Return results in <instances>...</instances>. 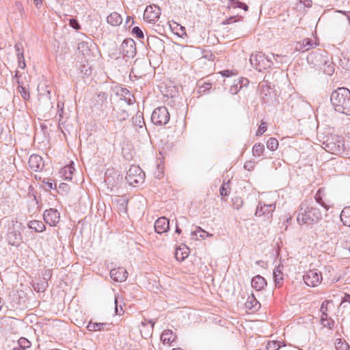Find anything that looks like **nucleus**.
<instances>
[{"label":"nucleus","mask_w":350,"mask_h":350,"mask_svg":"<svg viewBox=\"0 0 350 350\" xmlns=\"http://www.w3.org/2000/svg\"><path fill=\"white\" fill-rule=\"evenodd\" d=\"M322 218L321 211L312 201L301 202L297 221L299 225H312L318 223Z\"/></svg>","instance_id":"1"},{"label":"nucleus","mask_w":350,"mask_h":350,"mask_svg":"<svg viewBox=\"0 0 350 350\" xmlns=\"http://www.w3.org/2000/svg\"><path fill=\"white\" fill-rule=\"evenodd\" d=\"M330 102L334 110L350 116V90L347 88H338L330 95Z\"/></svg>","instance_id":"2"},{"label":"nucleus","mask_w":350,"mask_h":350,"mask_svg":"<svg viewBox=\"0 0 350 350\" xmlns=\"http://www.w3.org/2000/svg\"><path fill=\"white\" fill-rule=\"evenodd\" d=\"M251 65L257 70L262 71L274 65L271 57L266 56L262 53L252 54L250 58Z\"/></svg>","instance_id":"3"},{"label":"nucleus","mask_w":350,"mask_h":350,"mask_svg":"<svg viewBox=\"0 0 350 350\" xmlns=\"http://www.w3.org/2000/svg\"><path fill=\"white\" fill-rule=\"evenodd\" d=\"M324 149L334 154H341L345 152V142L342 137L334 135L327 138L324 142Z\"/></svg>","instance_id":"4"},{"label":"nucleus","mask_w":350,"mask_h":350,"mask_svg":"<svg viewBox=\"0 0 350 350\" xmlns=\"http://www.w3.org/2000/svg\"><path fill=\"white\" fill-rule=\"evenodd\" d=\"M144 173L141 168L138 166L133 165L127 171L126 180L129 185L136 186L144 182Z\"/></svg>","instance_id":"5"},{"label":"nucleus","mask_w":350,"mask_h":350,"mask_svg":"<svg viewBox=\"0 0 350 350\" xmlns=\"http://www.w3.org/2000/svg\"><path fill=\"white\" fill-rule=\"evenodd\" d=\"M151 120L155 125H165L170 120V113L165 107L156 108L151 116Z\"/></svg>","instance_id":"6"},{"label":"nucleus","mask_w":350,"mask_h":350,"mask_svg":"<svg viewBox=\"0 0 350 350\" xmlns=\"http://www.w3.org/2000/svg\"><path fill=\"white\" fill-rule=\"evenodd\" d=\"M120 53L127 61L133 59L136 55L135 42L132 38H126L121 44Z\"/></svg>","instance_id":"7"},{"label":"nucleus","mask_w":350,"mask_h":350,"mask_svg":"<svg viewBox=\"0 0 350 350\" xmlns=\"http://www.w3.org/2000/svg\"><path fill=\"white\" fill-rule=\"evenodd\" d=\"M304 282L309 286H317L322 280V275L321 272L317 270H309L303 276Z\"/></svg>","instance_id":"8"},{"label":"nucleus","mask_w":350,"mask_h":350,"mask_svg":"<svg viewBox=\"0 0 350 350\" xmlns=\"http://www.w3.org/2000/svg\"><path fill=\"white\" fill-rule=\"evenodd\" d=\"M161 14V10L159 6L156 5H150L146 7L144 18L149 23H154L157 21Z\"/></svg>","instance_id":"9"},{"label":"nucleus","mask_w":350,"mask_h":350,"mask_svg":"<svg viewBox=\"0 0 350 350\" xmlns=\"http://www.w3.org/2000/svg\"><path fill=\"white\" fill-rule=\"evenodd\" d=\"M38 109L43 111H48L52 109L53 105L51 101L50 91L46 90V93L38 95Z\"/></svg>","instance_id":"10"},{"label":"nucleus","mask_w":350,"mask_h":350,"mask_svg":"<svg viewBox=\"0 0 350 350\" xmlns=\"http://www.w3.org/2000/svg\"><path fill=\"white\" fill-rule=\"evenodd\" d=\"M329 57L327 52L323 51L320 53H315L314 54H310L308 57V61L311 62V63L314 66L320 68L322 66L323 64H326V61H327V58Z\"/></svg>","instance_id":"11"},{"label":"nucleus","mask_w":350,"mask_h":350,"mask_svg":"<svg viewBox=\"0 0 350 350\" xmlns=\"http://www.w3.org/2000/svg\"><path fill=\"white\" fill-rule=\"evenodd\" d=\"M275 208V204H266L262 202H259L256 208L255 215L256 216L267 215V218L272 216V213Z\"/></svg>","instance_id":"12"},{"label":"nucleus","mask_w":350,"mask_h":350,"mask_svg":"<svg viewBox=\"0 0 350 350\" xmlns=\"http://www.w3.org/2000/svg\"><path fill=\"white\" fill-rule=\"evenodd\" d=\"M43 217L46 224L55 226L59 222L60 216L56 209L50 208L44 212Z\"/></svg>","instance_id":"13"},{"label":"nucleus","mask_w":350,"mask_h":350,"mask_svg":"<svg viewBox=\"0 0 350 350\" xmlns=\"http://www.w3.org/2000/svg\"><path fill=\"white\" fill-rule=\"evenodd\" d=\"M318 45L317 41H313L310 38H304L300 42L296 43L295 51L304 53L314 48Z\"/></svg>","instance_id":"14"},{"label":"nucleus","mask_w":350,"mask_h":350,"mask_svg":"<svg viewBox=\"0 0 350 350\" xmlns=\"http://www.w3.org/2000/svg\"><path fill=\"white\" fill-rule=\"evenodd\" d=\"M116 94L120 97V104L126 103L128 105H130L135 102L134 96L126 88H120Z\"/></svg>","instance_id":"15"},{"label":"nucleus","mask_w":350,"mask_h":350,"mask_svg":"<svg viewBox=\"0 0 350 350\" xmlns=\"http://www.w3.org/2000/svg\"><path fill=\"white\" fill-rule=\"evenodd\" d=\"M29 168L34 172H39L44 167L42 158L38 154H32L29 159Z\"/></svg>","instance_id":"16"},{"label":"nucleus","mask_w":350,"mask_h":350,"mask_svg":"<svg viewBox=\"0 0 350 350\" xmlns=\"http://www.w3.org/2000/svg\"><path fill=\"white\" fill-rule=\"evenodd\" d=\"M155 232L162 234L170 229V221L165 217H161L154 223Z\"/></svg>","instance_id":"17"},{"label":"nucleus","mask_w":350,"mask_h":350,"mask_svg":"<svg viewBox=\"0 0 350 350\" xmlns=\"http://www.w3.org/2000/svg\"><path fill=\"white\" fill-rule=\"evenodd\" d=\"M110 277L114 281L122 282L126 280L127 271L123 267L113 268L110 271Z\"/></svg>","instance_id":"18"},{"label":"nucleus","mask_w":350,"mask_h":350,"mask_svg":"<svg viewBox=\"0 0 350 350\" xmlns=\"http://www.w3.org/2000/svg\"><path fill=\"white\" fill-rule=\"evenodd\" d=\"M7 240L10 245L18 246L22 240L21 234L18 230L10 228L7 234Z\"/></svg>","instance_id":"19"},{"label":"nucleus","mask_w":350,"mask_h":350,"mask_svg":"<svg viewBox=\"0 0 350 350\" xmlns=\"http://www.w3.org/2000/svg\"><path fill=\"white\" fill-rule=\"evenodd\" d=\"M148 323L150 324V326H148L145 321H142L140 325L141 335L144 338H148L151 336L155 321L150 319L148 321Z\"/></svg>","instance_id":"20"},{"label":"nucleus","mask_w":350,"mask_h":350,"mask_svg":"<svg viewBox=\"0 0 350 350\" xmlns=\"http://www.w3.org/2000/svg\"><path fill=\"white\" fill-rule=\"evenodd\" d=\"M251 285L256 291H260L267 285V282L263 277L258 275L252 279Z\"/></svg>","instance_id":"21"},{"label":"nucleus","mask_w":350,"mask_h":350,"mask_svg":"<svg viewBox=\"0 0 350 350\" xmlns=\"http://www.w3.org/2000/svg\"><path fill=\"white\" fill-rule=\"evenodd\" d=\"M120 107L116 109L113 108V116H114L118 120L122 122L128 119L129 115L127 111L122 108V104H120Z\"/></svg>","instance_id":"22"},{"label":"nucleus","mask_w":350,"mask_h":350,"mask_svg":"<svg viewBox=\"0 0 350 350\" xmlns=\"http://www.w3.org/2000/svg\"><path fill=\"white\" fill-rule=\"evenodd\" d=\"M189 247L185 245H183V247L180 246L178 248H177L175 252V257L176 260L178 261L184 260L189 255Z\"/></svg>","instance_id":"23"},{"label":"nucleus","mask_w":350,"mask_h":350,"mask_svg":"<svg viewBox=\"0 0 350 350\" xmlns=\"http://www.w3.org/2000/svg\"><path fill=\"white\" fill-rule=\"evenodd\" d=\"M107 21L112 26H117L122 23V18L118 13L113 12L107 16Z\"/></svg>","instance_id":"24"},{"label":"nucleus","mask_w":350,"mask_h":350,"mask_svg":"<svg viewBox=\"0 0 350 350\" xmlns=\"http://www.w3.org/2000/svg\"><path fill=\"white\" fill-rule=\"evenodd\" d=\"M175 338L176 336L173 334L172 331L169 329L164 331L161 336V340L163 344L170 345L175 340Z\"/></svg>","instance_id":"25"},{"label":"nucleus","mask_w":350,"mask_h":350,"mask_svg":"<svg viewBox=\"0 0 350 350\" xmlns=\"http://www.w3.org/2000/svg\"><path fill=\"white\" fill-rule=\"evenodd\" d=\"M282 265H278L273 271V278L277 286H280L283 280Z\"/></svg>","instance_id":"26"},{"label":"nucleus","mask_w":350,"mask_h":350,"mask_svg":"<svg viewBox=\"0 0 350 350\" xmlns=\"http://www.w3.org/2000/svg\"><path fill=\"white\" fill-rule=\"evenodd\" d=\"M245 307L250 310H257L260 308V304L254 295H252V296L248 297L245 302Z\"/></svg>","instance_id":"27"},{"label":"nucleus","mask_w":350,"mask_h":350,"mask_svg":"<svg viewBox=\"0 0 350 350\" xmlns=\"http://www.w3.org/2000/svg\"><path fill=\"white\" fill-rule=\"evenodd\" d=\"M110 324L105 323H90L88 325L89 331H100L104 329H109Z\"/></svg>","instance_id":"28"},{"label":"nucleus","mask_w":350,"mask_h":350,"mask_svg":"<svg viewBox=\"0 0 350 350\" xmlns=\"http://www.w3.org/2000/svg\"><path fill=\"white\" fill-rule=\"evenodd\" d=\"M340 220L345 226L350 227V206L345 207L340 213Z\"/></svg>","instance_id":"29"},{"label":"nucleus","mask_w":350,"mask_h":350,"mask_svg":"<svg viewBox=\"0 0 350 350\" xmlns=\"http://www.w3.org/2000/svg\"><path fill=\"white\" fill-rule=\"evenodd\" d=\"M28 226L30 229H32L37 232H41L45 230V225L41 221H30L28 224Z\"/></svg>","instance_id":"30"},{"label":"nucleus","mask_w":350,"mask_h":350,"mask_svg":"<svg viewBox=\"0 0 350 350\" xmlns=\"http://www.w3.org/2000/svg\"><path fill=\"white\" fill-rule=\"evenodd\" d=\"M321 70L327 75H332L334 72V66L332 61L329 60V57L326 61V64H323L322 66L320 67Z\"/></svg>","instance_id":"31"},{"label":"nucleus","mask_w":350,"mask_h":350,"mask_svg":"<svg viewBox=\"0 0 350 350\" xmlns=\"http://www.w3.org/2000/svg\"><path fill=\"white\" fill-rule=\"evenodd\" d=\"M18 91L25 100H28L30 98L29 89L23 85V83L17 80Z\"/></svg>","instance_id":"32"},{"label":"nucleus","mask_w":350,"mask_h":350,"mask_svg":"<svg viewBox=\"0 0 350 350\" xmlns=\"http://www.w3.org/2000/svg\"><path fill=\"white\" fill-rule=\"evenodd\" d=\"M74 171H75V168L73 167L72 165H67L62 170V173L64 176L65 179L71 180L72 175Z\"/></svg>","instance_id":"33"},{"label":"nucleus","mask_w":350,"mask_h":350,"mask_svg":"<svg viewBox=\"0 0 350 350\" xmlns=\"http://www.w3.org/2000/svg\"><path fill=\"white\" fill-rule=\"evenodd\" d=\"M265 146L262 144H255L252 148V154L255 157H260L263 154Z\"/></svg>","instance_id":"34"},{"label":"nucleus","mask_w":350,"mask_h":350,"mask_svg":"<svg viewBox=\"0 0 350 350\" xmlns=\"http://www.w3.org/2000/svg\"><path fill=\"white\" fill-rule=\"evenodd\" d=\"M321 323L324 327H327L329 329H332L334 325V321L331 318L326 316H321Z\"/></svg>","instance_id":"35"},{"label":"nucleus","mask_w":350,"mask_h":350,"mask_svg":"<svg viewBox=\"0 0 350 350\" xmlns=\"http://www.w3.org/2000/svg\"><path fill=\"white\" fill-rule=\"evenodd\" d=\"M336 350H349L350 347L347 342L342 340L340 338L336 340L335 342Z\"/></svg>","instance_id":"36"},{"label":"nucleus","mask_w":350,"mask_h":350,"mask_svg":"<svg viewBox=\"0 0 350 350\" xmlns=\"http://www.w3.org/2000/svg\"><path fill=\"white\" fill-rule=\"evenodd\" d=\"M229 6L231 8H240L243 9L245 11H247L248 10V6L244 3H242L238 0H230L229 3Z\"/></svg>","instance_id":"37"},{"label":"nucleus","mask_w":350,"mask_h":350,"mask_svg":"<svg viewBox=\"0 0 350 350\" xmlns=\"http://www.w3.org/2000/svg\"><path fill=\"white\" fill-rule=\"evenodd\" d=\"M18 348H21L23 350L28 349L31 347V342L25 338L21 337L18 339L17 344Z\"/></svg>","instance_id":"38"},{"label":"nucleus","mask_w":350,"mask_h":350,"mask_svg":"<svg viewBox=\"0 0 350 350\" xmlns=\"http://www.w3.org/2000/svg\"><path fill=\"white\" fill-rule=\"evenodd\" d=\"M278 141L273 137H271L267 142V148L271 150L274 151L278 148Z\"/></svg>","instance_id":"39"},{"label":"nucleus","mask_w":350,"mask_h":350,"mask_svg":"<svg viewBox=\"0 0 350 350\" xmlns=\"http://www.w3.org/2000/svg\"><path fill=\"white\" fill-rule=\"evenodd\" d=\"M219 191L222 198L228 196L230 193L229 183H224L220 187Z\"/></svg>","instance_id":"40"},{"label":"nucleus","mask_w":350,"mask_h":350,"mask_svg":"<svg viewBox=\"0 0 350 350\" xmlns=\"http://www.w3.org/2000/svg\"><path fill=\"white\" fill-rule=\"evenodd\" d=\"M280 348V342L269 341L266 345V350H279Z\"/></svg>","instance_id":"41"},{"label":"nucleus","mask_w":350,"mask_h":350,"mask_svg":"<svg viewBox=\"0 0 350 350\" xmlns=\"http://www.w3.org/2000/svg\"><path fill=\"white\" fill-rule=\"evenodd\" d=\"M47 286V282L42 281L40 283L33 284V288L37 292H44Z\"/></svg>","instance_id":"42"},{"label":"nucleus","mask_w":350,"mask_h":350,"mask_svg":"<svg viewBox=\"0 0 350 350\" xmlns=\"http://www.w3.org/2000/svg\"><path fill=\"white\" fill-rule=\"evenodd\" d=\"M271 56L275 60V63L276 64L275 67L277 68L279 66V65L286 63L284 56L274 54H271Z\"/></svg>","instance_id":"43"},{"label":"nucleus","mask_w":350,"mask_h":350,"mask_svg":"<svg viewBox=\"0 0 350 350\" xmlns=\"http://www.w3.org/2000/svg\"><path fill=\"white\" fill-rule=\"evenodd\" d=\"M233 207L239 210L243 204V201L241 198L235 197L232 198Z\"/></svg>","instance_id":"44"},{"label":"nucleus","mask_w":350,"mask_h":350,"mask_svg":"<svg viewBox=\"0 0 350 350\" xmlns=\"http://www.w3.org/2000/svg\"><path fill=\"white\" fill-rule=\"evenodd\" d=\"M14 49L16 53L17 57H21V59L24 57L23 55V44L20 42H18L15 44Z\"/></svg>","instance_id":"45"},{"label":"nucleus","mask_w":350,"mask_h":350,"mask_svg":"<svg viewBox=\"0 0 350 350\" xmlns=\"http://www.w3.org/2000/svg\"><path fill=\"white\" fill-rule=\"evenodd\" d=\"M314 198H315V201L317 203L319 204L321 206L325 208L326 210L328 209V206L322 200V198L320 195V190H319L318 192L316 193Z\"/></svg>","instance_id":"46"},{"label":"nucleus","mask_w":350,"mask_h":350,"mask_svg":"<svg viewBox=\"0 0 350 350\" xmlns=\"http://www.w3.org/2000/svg\"><path fill=\"white\" fill-rule=\"evenodd\" d=\"M150 42H155L159 46L164 48L163 41L156 36H152L148 38V44L149 45Z\"/></svg>","instance_id":"47"},{"label":"nucleus","mask_w":350,"mask_h":350,"mask_svg":"<svg viewBox=\"0 0 350 350\" xmlns=\"http://www.w3.org/2000/svg\"><path fill=\"white\" fill-rule=\"evenodd\" d=\"M132 33L138 38H144V33L139 27H134L132 29Z\"/></svg>","instance_id":"48"},{"label":"nucleus","mask_w":350,"mask_h":350,"mask_svg":"<svg viewBox=\"0 0 350 350\" xmlns=\"http://www.w3.org/2000/svg\"><path fill=\"white\" fill-rule=\"evenodd\" d=\"M222 77H228L232 75H237V72L234 70H224L220 72Z\"/></svg>","instance_id":"49"},{"label":"nucleus","mask_w":350,"mask_h":350,"mask_svg":"<svg viewBox=\"0 0 350 350\" xmlns=\"http://www.w3.org/2000/svg\"><path fill=\"white\" fill-rule=\"evenodd\" d=\"M329 304V301H324L322 302L321 306L320 311L322 314L321 316H326L327 315V304Z\"/></svg>","instance_id":"50"},{"label":"nucleus","mask_w":350,"mask_h":350,"mask_svg":"<svg viewBox=\"0 0 350 350\" xmlns=\"http://www.w3.org/2000/svg\"><path fill=\"white\" fill-rule=\"evenodd\" d=\"M69 25L76 30H79L81 28L79 23L75 18H70L69 20Z\"/></svg>","instance_id":"51"},{"label":"nucleus","mask_w":350,"mask_h":350,"mask_svg":"<svg viewBox=\"0 0 350 350\" xmlns=\"http://www.w3.org/2000/svg\"><path fill=\"white\" fill-rule=\"evenodd\" d=\"M57 107H58V116L59 118V120L63 118V113H64V103H60L59 102L57 103Z\"/></svg>","instance_id":"52"},{"label":"nucleus","mask_w":350,"mask_h":350,"mask_svg":"<svg viewBox=\"0 0 350 350\" xmlns=\"http://www.w3.org/2000/svg\"><path fill=\"white\" fill-rule=\"evenodd\" d=\"M267 131V126L265 125L264 123H261V124L259 126L258 129L256 132V135H262L265 131Z\"/></svg>","instance_id":"53"},{"label":"nucleus","mask_w":350,"mask_h":350,"mask_svg":"<svg viewBox=\"0 0 350 350\" xmlns=\"http://www.w3.org/2000/svg\"><path fill=\"white\" fill-rule=\"evenodd\" d=\"M254 166H255V163H254V162H253L252 161H247L244 164V168L249 171L253 170Z\"/></svg>","instance_id":"54"},{"label":"nucleus","mask_w":350,"mask_h":350,"mask_svg":"<svg viewBox=\"0 0 350 350\" xmlns=\"http://www.w3.org/2000/svg\"><path fill=\"white\" fill-rule=\"evenodd\" d=\"M133 120L134 122H139V126L140 127H142V125L141 124V123L142 124H144V119L142 118V115H136L135 117L133 118Z\"/></svg>","instance_id":"55"},{"label":"nucleus","mask_w":350,"mask_h":350,"mask_svg":"<svg viewBox=\"0 0 350 350\" xmlns=\"http://www.w3.org/2000/svg\"><path fill=\"white\" fill-rule=\"evenodd\" d=\"M197 232L201 233L200 234V237L202 238H204L205 234H206V236L209 235L205 230H202L200 227H198V230L194 232H192V235H197Z\"/></svg>","instance_id":"56"},{"label":"nucleus","mask_w":350,"mask_h":350,"mask_svg":"<svg viewBox=\"0 0 350 350\" xmlns=\"http://www.w3.org/2000/svg\"><path fill=\"white\" fill-rule=\"evenodd\" d=\"M88 43H86L85 42H81L80 43H79V44H78L79 50H81L83 52V51L88 50Z\"/></svg>","instance_id":"57"},{"label":"nucleus","mask_w":350,"mask_h":350,"mask_svg":"<svg viewBox=\"0 0 350 350\" xmlns=\"http://www.w3.org/2000/svg\"><path fill=\"white\" fill-rule=\"evenodd\" d=\"M17 58H18V67L21 69H24L26 67L24 57H23L21 59V57H17Z\"/></svg>","instance_id":"58"},{"label":"nucleus","mask_w":350,"mask_h":350,"mask_svg":"<svg viewBox=\"0 0 350 350\" xmlns=\"http://www.w3.org/2000/svg\"><path fill=\"white\" fill-rule=\"evenodd\" d=\"M114 303H115V305H116V307H115L116 314H120L121 312L123 311V309H122V306H120V310H118V297H115Z\"/></svg>","instance_id":"59"},{"label":"nucleus","mask_w":350,"mask_h":350,"mask_svg":"<svg viewBox=\"0 0 350 350\" xmlns=\"http://www.w3.org/2000/svg\"><path fill=\"white\" fill-rule=\"evenodd\" d=\"M248 82L249 81H248L247 79H246V78H241L239 80V82L240 83L239 89V90H240L243 86L246 85L248 83Z\"/></svg>","instance_id":"60"},{"label":"nucleus","mask_w":350,"mask_h":350,"mask_svg":"<svg viewBox=\"0 0 350 350\" xmlns=\"http://www.w3.org/2000/svg\"><path fill=\"white\" fill-rule=\"evenodd\" d=\"M238 85L236 84V85H233L230 87V92L232 94H235L237 93V92L239 91L238 90Z\"/></svg>","instance_id":"61"},{"label":"nucleus","mask_w":350,"mask_h":350,"mask_svg":"<svg viewBox=\"0 0 350 350\" xmlns=\"http://www.w3.org/2000/svg\"><path fill=\"white\" fill-rule=\"evenodd\" d=\"M303 4L306 8H310L312 5V0H304V1H303Z\"/></svg>","instance_id":"62"},{"label":"nucleus","mask_w":350,"mask_h":350,"mask_svg":"<svg viewBox=\"0 0 350 350\" xmlns=\"http://www.w3.org/2000/svg\"><path fill=\"white\" fill-rule=\"evenodd\" d=\"M342 302H349L350 303V295L349 294H345L342 299Z\"/></svg>","instance_id":"63"},{"label":"nucleus","mask_w":350,"mask_h":350,"mask_svg":"<svg viewBox=\"0 0 350 350\" xmlns=\"http://www.w3.org/2000/svg\"><path fill=\"white\" fill-rule=\"evenodd\" d=\"M235 21H236L234 20V17H230V18H228L225 22H224V24H230Z\"/></svg>","instance_id":"64"}]
</instances>
